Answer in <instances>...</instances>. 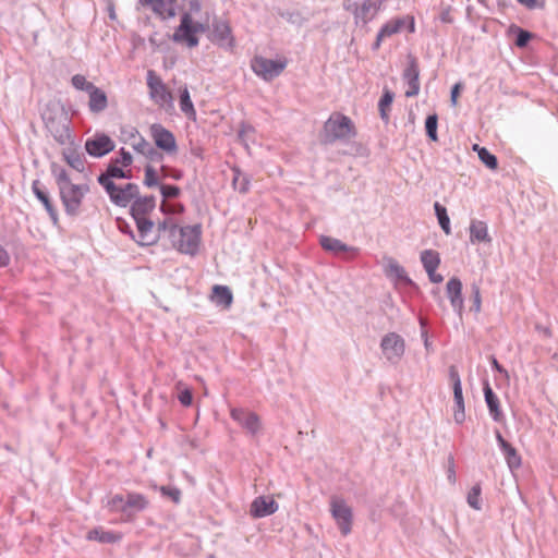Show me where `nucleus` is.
Segmentation results:
<instances>
[{
    "instance_id": "f257e3e1",
    "label": "nucleus",
    "mask_w": 558,
    "mask_h": 558,
    "mask_svg": "<svg viewBox=\"0 0 558 558\" xmlns=\"http://www.w3.org/2000/svg\"><path fill=\"white\" fill-rule=\"evenodd\" d=\"M161 227L168 233L169 240L174 248L184 254L194 255L201 244V226L179 227L173 219L167 218Z\"/></svg>"
},
{
    "instance_id": "f03ea898",
    "label": "nucleus",
    "mask_w": 558,
    "mask_h": 558,
    "mask_svg": "<svg viewBox=\"0 0 558 558\" xmlns=\"http://www.w3.org/2000/svg\"><path fill=\"white\" fill-rule=\"evenodd\" d=\"M53 174L65 209L71 214H75L81 207L86 193L89 191L87 181L73 183L66 170L60 167H53Z\"/></svg>"
},
{
    "instance_id": "7ed1b4c3",
    "label": "nucleus",
    "mask_w": 558,
    "mask_h": 558,
    "mask_svg": "<svg viewBox=\"0 0 558 558\" xmlns=\"http://www.w3.org/2000/svg\"><path fill=\"white\" fill-rule=\"evenodd\" d=\"M43 120L57 142L65 144L72 141L68 113L59 102H51L46 107Z\"/></svg>"
},
{
    "instance_id": "20e7f679",
    "label": "nucleus",
    "mask_w": 558,
    "mask_h": 558,
    "mask_svg": "<svg viewBox=\"0 0 558 558\" xmlns=\"http://www.w3.org/2000/svg\"><path fill=\"white\" fill-rule=\"evenodd\" d=\"M356 135L354 122L341 112H333L324 123L323 142L326 144L336 141H349Z\"/></svg>"
},
{
    "instance_id": "39448f33",
    "label": "nucleus",
    "mask_w": 558,
    "mask_h": 558,
    "mask_svg": "<svg viewBox=\"0 0 558 558\" xmlns=\"http://www.w3.org/2000/svg\"><path fill=\"white\" fill-rule=\"evenodd\" d=\"M146 84L153 104L160 110L172 112L174 109L172 92L154 70L147 72Z\"/></svg>"
},
{
    "instance_id": "423d86ee",
    "label": "nucleus",
    "mask_w": 558,
    "mask_h": 558,
    "mask_svg": "<svg viewBox=\"0 0 558 558\" xmlns=\"http://www.w3.org/2000/svg\"><path fill=\"white\" fill-rule=\"evenodd\" d=\"M207 25L194 22L190 14H184L174 31L173 41L193 48L198 45V34L206 32Z\"/></svg>"
},
{
    "instance_id": "0eeeda50",
    "label": "nucleus",
    "mask_w": 558,
    "mask_h": 558,
    "mask_svg": "<svg viewBox=\"0 0 558 558\" xmlns=\"http://www.w3.org/2000/svg\"><path fill=\"white\" fill-rule=\"evenodd\" d=\"M149 135L157 148L168 156H175L179 150L174 134L159 123L149 126Z\"/></svg>"
},
{
    "instance_id": "6e6552de",
    "label": "nucleus",
    "mask_w": 558,
    "mask_h": 558,
    "mask_svg": "<svg viewBox=\"0 0 558 558\" xmlns=\"http://www.w3.org/2000/svg\"><path fill=\"white\" fill-rule=\"evenodd\" d=\"M288 61L283 59L271 60L264 57H255L251 68L253 72L265 81H271L279 76L286 69Z\"/></svg>"
},
{
    "instance_id": "1a4fd4ad",
    "label": "nucleus",
    "mask_w": 558,
    "mask_h": 558,
    "mask_svg": "<svg viewBox=\"0 0 558 558\" xmlns=\"http://www.w3.org/2000/svg\"><path fill=\"white\" fill-rule=\"evenodd\" d=\"M405 25H408L410 33L415 32L414 17L411 15L391 19L390 21L385 23L377 34L376 40L373 44V49L378 50L381 46L383 40L400 33Z\"/></svg>"
},
{
    "instance_id": "9d476101",
    "label": "nucleus",
    "mask_w": 558,
    "mask_h": 558,
    "mask_svg": "<svg viewBox=\"0 0 558 558\" xmlns=\"http://www.w3.org/2000/svg\"><path fill=\"white\" fill-rule=\"evenodd\" d=\"M102 187L109 195L110 201L120 207L129 206L138 196V186L134 183H125L123 185L108 183Z\"/></svg>"
},
{
    "instance_id": "9b49d317",
    "label": "nucleus",
    "mask_w": 558,
    "mask_h": 558,
    "mask_svg": "<svg viewBox=\"0 0 558 558\" xmlns=\"http://www.w3.org/2000/svg\"><path fill=\"white\" fill-rule=\"evenodd\" d=\"M330 511L343 535L351 532L352 510L343 499L333 497L330 501Z\"/></svg>"
},
{
    "instance_id": "f8f14e48",
    "label": "nucleus",
    "mask_w": 558,
    "mask_h": 558,
    "mask_svg": "<svg viewBox=\"0 0 558 558\" xmlns=\"http://www.w3.org/2000/svg\"><path fill=\"white\" fill-rule=\"evenodd\" d=\"M114 147V141L105 133H96L85 142V150L95 158H100L111 153Z\"/></svg>"
},
{
    "instance_id": "ddd939ff",
    "label": "nucleus",
    "mask_w": 558,
    "mask_h": 558,
    "mask_svg": "<svg viewBox=\"0 0 558 558\" xmlns=\"http://www.w3.org/2000/svg\"><path fill=\"white\" fill-rule=\"evenodd\" d=\"M450 380L453 385V399H454V409H453V418L457 423L461 424L465 420V410H464V400L462 395V386L461 379L458 371L454 366H451L449 369Z\"/></svg>"
},
{
    "instance_id": "4468645a",
    "label": "nucleus",
    "mask_w": 558,
    "mask_h": 558,
    "mask_svg": "<svg viewBox=\"0 0 558 558\" xmlns=\"http://www.w3.org/2000/svg\"><path fill=\"white\" fill-rule=\"evenodd\" d=\"M137 227V243L141 245H153L159 239L160 231H163L161 227L162 222L156 228L154 222L146 219L135 220Z\"/></svg>"
},
{
    "instance_id": "2eb2a0df",
    "label": "nucleus",
    "mask_w": 558,
    "mask_h": 558,
    "mask_svg": "<svg viewBox=\"0 0 558 558\" xmlns=\"http://www.w3.org/2000/svg\"><path fill=\"white\" fill-rule=\"evenodd\" d=\"M380 347L389 361H398L404 353V341L395 332L386 335L381 340Z\"/></svg>"
},
{
    "instance_id": "dca6fc26",
    "label": "nucleus",
    "mask_w": 558,
    "mask_h": 558,
    "mask_svg": "<svg viewBox=\"0 0 558 558\" xmlns=\"http://www.w3.org/2000/svg\"><path fill=\"white\" fill-rule=\"evenodd\" d=\"M230 415L251 434H256L260 428L259 417L251 411L234 408L231 409Z\"/></svg>"
},
{
    "instance_id": "f3484780",
    "label": "nucleus",
    "mask_w": 558,
    "mask_h": 558,
    "mask_svg": "<svg viewBox=\"0 0 558 558\" xmlns=\"http://www.w3.org/2000/svg\"><path fill=\"white\" fill-rule=\"evenodd\" d=\"M446 294L450 300L451 306L461 318L464 310V302L462 298V282L460 279L453 277L448 280L446 284Z\"/></svg>"
},
{
    "instance_id": "a211bd4d",
    "label": "nucleus",
    "mask_w": 558,
    "mask_h": 558,
    "mask_svg": "<svg viewBox=\"0 0 558 558\" xmlns=\"http://www.w3.org/2000/svg\"><path fill=\"white\" fill-rule=\"evenodd\" d=\"M278 510V504L270 496L256 497L250 508V514L253 518H263L275 513Z\"/></svg>"
},
{
    "instance_id": "6ab92c4d",
    "label": "nucleus",
    "mask_w": 558,
    "mask_h": 558,
    "mask_svg": "<svg viewBox=\"0 0 558 558\" xmlns=\"http://www.w3.org/2000/svg\"><path fill=\"white\" fill-rule=\"evenodd\" d=\"M403 77L408 83V89L405 90L407 97H414L420 92V69L416 60L411 58L407 69L404 70Z\"/></svg>"
},
{
    "instance_id": "aec40b11",
    "label": "nucleus",
    "mask_w": 558,
    "mask_h": 558,
    "mask_svg": "<svg viewBox=\"0 0 558 558\" xmlns=\"http://www.w3.org/2000/svg\"><path fill=\"white\" fill-rule=\"evenodd\" d=\"M132 177V170L116 161H111L106 170L98 177V182L101 186H106L108 183H114V179H130Z\"/></svg>"
},
{
    "instance_id": "412c9836",
    "label": "nucleus",
    "mask_w": 558,
    "mask_h": 558,
    "mask_svg": "<svg viewBox=\"0 0 558 558\" xmlns=\"http://www.w3.org/2000/svg\"><path fill=\"white\" fill-rule=\"evenodd\" d=\"M64 161L80 174H82L85 181L89 180L88 169L86 167V159L82 153L75 149L69 148L63 151Z\"/></svg>"
},
{
    "instance_id": "4be33fe9",
    "label": "nucleus",
    "mask_w": 558,
    "mask_h": 558,
    "mask_svg": "<svg viewBox=\"0 0 558 558\" xmlns=\"http://www.w3.org/2000/svg\"><path fill=\"white\" fill-rule=\"evenodd\" d=\"M131 213L135 220L146 219V216L155 208V198L153 196L138 197L130 204Z\"/></svg>"
},
{
    "instance_id": "5701e85b",
    "label": "nucleus",
    "mask_w": 558,
    "mask_h": 558,
    "mask_svg": "<svg viewBox=\"0 0 558 558\" xmlns=\"http://www.w3.org/2000/svg\"><path fill=\"white\" fill-rule=\"evenodd\" d=\"M141 2L162 19H169L175 14V0H141Z\"/></svg>"
},
{
    "instance_id": "b1692460",
    "label": "nucleus",
    "mask_w": 558,
    "mask_h": 558,
    "mask_svg": "<svg viewBox=\"0 0 558 558\" xmlns=\"http://www.w3.org/2000/svg\"><path fill=\"white\" fill-rule=\"evenodd\" d=\"M179 107L189 120L196 121L197 113L191 99L189 88L185 85L179 88Z\"/></svg>"
},
{
    "instance_id": "393cba45",
    "label": "nucleus",
    "mask_w": 558,
    "mask_h": 558,
    "mask_svg": "<svg viewBox=\"0 0 558 558\" xmlns=\"http://www.w3.org/2000/svg\"><path fill=\"white\" fill-rule=\"evenodd\" d=\"M210 300L216 305L222 306L223 308H228L232 304L233 295L228 287L216 284L213 287Z\"/></svg>"
},
{
    "instance_id": "a878e982",
    "label": "nucleus",
    "mask_w": 558,
    "mask_h": 558,
    "mask_svg": "<svg viewBox=\"0 0 558 558\" xmlns=\"http://www.w3.org/2000/svg\"><path fill=\"white\" fill-rule=\"evenodd\" d=\"M484 396H485V401H486L487 407L489 409L490 415L493 416V418L496 422H501L502 418H504V415H502V412L500 410L499 399L494 393V391L490 388L489 384H486L484 386Z\"/></svg>"
},
{
    "instance_id": "bb28decb",
    "label": "nucleus",
    "mask_w": 558,
    "mask_h": 558,
    "mask_svg": "<svg viewBox=\"0 0 558 558\" xmlns=\"http://www.w3.org/2000/svg\"><path fill=\"white\" fill-rule=\"evenodd\" d=\"M88 107L92 112L104 111L108 106L107 96L104 90L94 86L89 92Z\"/></svg>"
},
{
    "instance_id": "cd10ccee",
    "label": "nucleus",
    "mask_w": 558,
    "mask_h": 558,
    "mask_svg": "<svg viewBox=\"0 0 558 558\" xmlns=\"http://www.w3.org/2000/svg\"><path fill=\"white\" fill-rule=\"evenodd\" d=\"M379 11V7L374 4L372 0L365 1L360 8H356L354 15L356 23L361 21L363 24H367L372 21Z\"/></svg>"
},
{
    "instance_id": "c85d7f7f",
    "label": "nucleus",
    "mask_w": 558,
    "mask_h": 558,
    "mask_svg": "<svg viewBox=\"0 0 558 558\" xmlns=\"http://www.w3.org/2000/svg\"><path fill=\"white\" fill-rule=\"evenodd\" d=\"M149 505L147 497L138 493H128L125 496L126 511H142Z\"/></svg>"
},
{
    "instance_id": "c756f323",
    "label": "nucleus",
    "mask_w": 558,
    "mask_h": 558,
    "mask_svg": "<svg viewBox=\"0 0 558 558\" xmlns=\"http://www.w3.org/2000/svg\"><path fill=\"white\" fill-rule=\"evenodd\" d=\"M121 537L122 536L120 534H117V533H113L110 531H105L101 527L90 530L87 533V539L97 541L100 543H116V542L120 541Z\"/></svg>"
},
{
    "instance_id": "7c9ffc66",
    "label": "nucleus",
    "mask_w": 558,
    "mask_h": 558,
    "mask_svg": "<svg viewBox=\"0 0 558 558\" xmlns=\"http://www.w3.org/2000/svg\"><path fill=\"white\" fill-rule=\"evenodd\" d=\"M471 242H490L487 226L483 221H472L470 226Z\"/></svg>"
},
{
    "instance_id": "2f4dec72",
    "label": "nucleus",
    "mask_w": 558,
    "mask_h": 558,
    "mask_svg": "<svg viewBox=\"0 0 558 558\" xmlns=\"http://www.w3.org/2000/svg\"><path fill=\"white\" fill-rule=\"evenodd\" d=\"M126 141H130L131 146L141 154H147L153 150L149 143L134 128L131 129Z\"/></svg>"
},
{
    "instance_id": "473e14b6",
    "label": "nucleus",
    "mask_w": 558,
    "mask_h": 558,
    "mask_svg": "<svg viewBox=\"0 0 558 558\" xmlns=\"http://www.w3.org/2000/svg\"><path fill=\"white\" fill-rule=\"evenodd\" d=\"M213 40L219 44L231 41V28L226 22H217L213 29Z\"/></svg>"
},
{
    "instance_id": "72a5a7b5",
    "label": "nucleus",
    "mask_w": 558,
    "mask_h": 558,
    "mask_svg": "<svg viewBox=\"0 0 558 558\" xmlns=\"http://www.w3.org/2000/svg\"><path fill=\"white\" fill-rule=\"evenodd\" d=\"M320 244L326 251L332 252L335 254H341L352 251V248H349L340 240L330 236H322Z\"/></svg>"
},
{
    "instance_id": "f704fd0d",
    "label": "nucleus",
    "mask_w": 558,
    "mask_h": 558,
    "mask_svg": "<svg viewBox=\"0 0 558 558\" xmlns=\"http://www.w3.org/2000/svg\"><path fill=\"white\" fill-rule=\"evenodd\" d=\"M421 262L425 270L437 269L440 264L439 253L434 250H425L421 253Z\"/></svg>"
},
{
    "instance_id": "c9c22d12",
    "label": "nucleus",
    "mask_w": 558,
    "mask_h": 558,
    "mask_svg": "<svg viewBox=\"0 0 558 558\" xmlns=\"http://www.w3.org/2000/svg\"><path fill=\"white\" fill-rule=\"evenodd\" d=\"M473 150H475L478 155L480 160L490 170H496L498 168V161L495 155L490 154L485 147H480L477 144L473 146Z\"/></svg>"
},
{
    "instance_id": "e433bc0d",
    "label": "nucleus",
    "mask_w": 558,
    "mask_h": 558,
    "mask_svg": "<svg viewBox=\"0 0 558 558\" xmlns=\"http://www.w3.org/2000/svg\"><path fill=\"white\" fill-rule=\"evenodd\" d=\"M392 101H393V94L390 90L386 89L379 100V104H378L380 117L385 121L389 120V111H390Z\"/></svg>"
},
{
    "instance_id": "4c0bfd02",
    "label": "nucleus",
    "mask_w": 558,
    "mask_h": 558,
    "mask_svg": "<svg viewBox=\"0 0 558 558\" xmlns=\"http://www.w3.org/2000/svg\"><path fill=\"white\" fill-rule=\"evenodd\" d=\"M434 208H435V211H436V215H437V218H438L441 229L444 230V232L447 235H449L451 233V228H450V220L447 215L446 208L437 202L435 203Z\"/></svg>"
},
{
    "instance_id": "58836bf2",
    "label": "nucleus",
    "mask_w": 558,
    "mask_h": 558,
    "mask_svg": "<svg viewBox=\"0 0 558 558\" xmlns=\"http://www.w3.org/2000/svg\"><path fill=\"white\" fill-rule=\"evenodd\" d=\"M501 450L504 451L507 463L510 468H519L520 466L521 458L518 454L514 447H512L510 444H507V445H505L504 448H501Z\"/></svg>"
},
{
    "instance_id": "ea45409f",
    "label": "nucleus",
    "mask_w": 558,
    "mask_h": 558,
    "mask_svg": "<svg viewBox=\"0 0 558 558\" xmlns=\"http://www.w3.org/2000/svg\"><path fill=\"white\" fill-rule=\"evenodd\" d=\"M481 490H482L481 485L476 484L468 493V498H466L468 504L470 507H472L475 510L481 509V502H480Z\"/></svg>"
},
{
    "instance_id": "a19ab883",
    "label": "nucleus",
    "mask_w": 558,
    "mask_h": 558,
    "mask_svg": "<svg viewBox=\"0 0 558 558\" xmlns=\"http://www.w3.org/2000/svg\"><path fill=\"white\" fill-rule=\"evenodd\" d=\"M74 88L78 90L89 92L95 85L86 80L82 74H76L71 80Z\"/></svg>"
},
{
    "instance_id": "79ce46f5",
    "label": "nucleus",
    "mask_w": 558,
    "mask_h": 558,
    "mask_svg": "<svg viewBox=\"0 0 558 558\" xmlns=\"http://www.w3.org/2000/svg\"><path fill=\"white\" fill-rule=\"evenodd\" d=\"M437 121H438V119H437L436 114L428 116L425 121L426 133H427L428 137L434 142L438 140V137H437Z\"/></svg>"
},
{
    "instance_id": "37998d69",
    "label": "nucleus",
    "mask_w": 558,
    "mask_h": 558,
    "mask_svg": "<svg viewBox=\"0 0 558 558\" xmlns=\"http://www.w3.org/2000/svg\"><path fill=\"white\" fill-rule=\"evenodd\" d=\"M234 178H233V186L239 190L241 193H246L248 191L250 181L241 174L238 169H234Z\"/></svg>"
},
{
    "instance_id": "c03bdc74",
    "label": "nucleus",
    "mask_w": 558,
    "mask_h": 558,
    "mask_svg": "<svg viewBox=\"0 0 558 558\" xmlns=\"http://www.w3.org/2000/svg\"><path fill=\"white\" fill-rule=\"evenodd\" d=\"M160 208H161V211L163 214H167V215H169V214H172V215L181 214L184 210V206L182 204H180V203H171V202H168V201H163L161 203Z\"/></svg>"
},
{
    "instance_id": "a18cd8bd",
    "label": "nucleus",
    "mask_w": 558,
    "mask_h": 558,
    "mask_svg": "<svg viewBox=\"0 0 558 558\" xmlns=\"http://www.w3.org/2000/svg\"><path fill=\"white\" fill-rule=\"evenodd\" d=\"M37 199H39L44 204V206L47 209L48 214L50 215L52 221L57 222V213L53 209L49 197L44 192L37 190Z\"/></svg>"
},
{
    "instance_id": "49530a36",
    "label": "nucleus",
    "mask_w": 558,
    "mask_h": 558,
    "mask_svg": "<svg viewBox=\"0 0 558 558\" xmlns=\"http://www.w3.org/2000/svg\"><path fill=\"white\" fill-rule=\"evenodd\" d=\"M177 388L180 390L179 395H178V399L179 401L184 405V407H189L192 404V401H193V396H192V391L189 389V388H182V384L181 383H178L177 384Z\"/></svg>"
},
{
    "instance_id": "de8ad7c7",
    "label": "nucleus",
    "mask_w": 558,
    "mask_h": 558,
    "mask_svg": "<svg viewBox=\"0 0 558 558\" xmlns=\"http://www.w3.org/2000/svg\"><path fill=\"white\" fill-rule=\"evenodd\" d=\"M144 183L149 187L158 184V177L156 170L149 165L145 167Z\"/></svg>"
},
{
    "instance_id": "09e8293b",
    "label": "nucleus",
    "mask_w": 558,
    "mask_h": 558,
    "mask_svg": "<svg viewBox=\"0 0 558 558\" xmlns=\"http://www.w3.org/2000/svg\"><path fill=\"white\" fill-rule=\"evenodd\" d=\"M180 189L174 185H160V193L163 196V201L174 198L180 195Z\"/></svg>"
},
{
    "instance_id": "8fccbe9b",
    "label": "nucleus",
    "mask_w": 558,
    "mask_h": 558,
    "mask_svg": "<svg viewBox=\"0 0 558 558\" xmlns=\"http://www.w3.org/2000/svg\"><path fill=\"white\" fill-rule=\"evenodd\" d=\"M109 505L116 511L126 512L125 497L123 495L113 496L110 499Z\"/></svg>"
},
{
    "instance_id": "3c124183",
    "label": "nucleus",
    "mask_w": 558,
    "mask_h": 558,
    "mask_svg": "<svg viewBox=\"0 0 558 558\" xmlns=\"http://www.w3.org/2000/svg\"><path fill=\"white\" fill-rule=\"evenodd\" d=\"M113 161L121 165L122 167L130 169V166L133 162V157L129 151L122 148L119 153V157H117Z\"/></svg>"
},
{
    "instance_id": "603ef678",
    "label": "nucleus",
    "mask_w": 558,
    "mask_h": 558,
    "mask_svg": "<svg viewBox=\"0 0 558 558\" xmlns=\"http://www.w3.org/2000/svg\"><path fill=\"white\" fill-rule=\"evenodd\" d=\"M162 495L170 497L174 502H179L181 498V492L178 488H171L162 486L160 488Z\"/></svg>"
},
{
    "instance_id": "864d4df0",
    "label": "nucleus",
    "mask_w": 558,
    "mask_h": 558,
    "mask_svg": "<svg viewBox=\"0 0 558 558\" xmlns=\"http://www.w3.org/2000/svg\"><path fill=\"white\" fill-rule=\"evenodd\" d=\"M472 310L478 314L482 310V296L478 287H473V306Z\"/></svg>"
},
{
    "instance_id": "5fc2aeb1",
    "label": "nucleus",
    "mask_w": 558,
    "mask_h": 558,
    "mask_svg": "<svg viewBox=\"0 0 558 558\" xmlns=\"http://www.w3.org/2000/svg\"><path fill=\"white\" fill-rule=\"evenodd\" d=\"M520 4L526 7L527 9H544L546 1L545 0H517Z\"/></svg>"
},
{
    "instance_id": "6e6d98bb",
    "label": "nucleus",
    "mask_w": 558,
    "mask_h": 558,
    "mask_svg": "<svg viewBox=\"0 0 558 558\" xmlns=\"http://www.w3.org/2000/svg\"><path fill=\"white\" fill-rule=\"evenodd\" d=\"M531 39V34L526 31H520L515 40L518 47H524Z\"/></svg>"
},
{
    "instance_id": "4d7b16f0",
    "label": "nucleus",
    "mask_w": 558,
    "mask_h": 558,
    "mask_svg": "<svg viewBox=\"0 0 558 558\" xmlns=\"http://www.w3.org/2000/svg\"><path fill=\"white\" fill-rule=\"evenodd\" d=\"M461 89H462V84L461 83L454 84V86L451 89L450 100H451L452 106H454V107L458 105V97L460 95V90Z\"/></svg>"
},
{
    "instance_id": "13d9d810",
    "label": "nucleus",
    "mask_w": 558,
    "mask_h": 558,
    "mask_svg": "<svg viewBox=\"0 0 558 558\" xmlns=\"http://www.w3.org/2000/svg\"><path fill=\"white\" fill-rule=\"evenodd\" d=\"M10 263V256L8 252L0 246V267H7Z\"/></svg>"
},
{
    "instance_id": "bf43d9fd",
    "label": "nucleus",
    "mask_w": 558,
    "mask_h": 558,
    "mask_svg": "<svg viewBox=\"0 0 558 558\" xmlns=\"http://www.w3.org/2000/svg\"><path fill=\"white\" fill-rule=\"evenodd\" d=\"M428 278L434 283H439L444 280L442 276L436 272V269L426 270Z\"/></svg>"
},
{
    "instance_id": "052dcab7",
    "label": "nucleus",
    "mask_w": 558,
    "mask_h": 558,
    "mask_svg": "<svg viewBox=\"0 0 558 558\" xmlns=\"http://www.w3.org/2000/svg\"><path fill=\"white\" fill-rule=\"evenodd\" d=\"M161 171H162V173H163V175H165V177H171V178H173V179H175V180H179V179H181V177H182L181 171H173V172H170V171H169V169H168V168H166V167H162V168H161Z\"/></svg>"
},
{
    "instance_id": "680f3d73",
    "label": "nucleus",
    "mask_w": 558,
    "mask_h": 558,
    "mask_svg": "<svg viewBox=\"0 0 558 558\" xmlns=\"http://www.w3.org/2000/svg\"><path fill=\"white\" fill-rule=\"evenodd\" d=\"M448 478L453 483L456 481V472H454V462L453 459H449V466H448Z\"/></svg>"
},
{
    "instance_id": "e2e57ef3",
    "label": "nucleus",
    "mask_w": 558,
    "mask_h": 558,
    "mask_svg": "<svg viewBox=\"0 0 558 558\" xmlns=\"http://www.w3.org/2000/svg\"><path fill=\"white\" fill-rule=\"evenodd\" d=\"M492 364H493V367L497 372H499V373L504 374L506 377H508V372L498 363V361L496 359H493Z\"/></svg>"
},
{
    "instance_id": "0e129e2a",
    "label": "nucleus",
    "mask_w": 558,
    "mask_h": 558,
    "mask_svg": "<svg viewBox=\"0 0 558 558\" xmlns=\"http://www.w3.org/2000/svg\"><path fill=\"white\" fill-rule=\"evenodd\" d=\"M496 438H497V441L500 446V448H504L505 445L509 444L502 436L499 432L496 433Z\"/></svg>"
},
{
    "instance_id": "69168bd1",
    "label": "nucleus",
    "mask_w": 558,
    "mask_h": 558,
    "mask_svg": "<svg viewBox=\"0 0 558 558\" xmlns=\"http://www.w3.org/2000/svg\"><path fill=\"white\" fill-rule=\"evenodd\" d=\"M441 20H442L444 22H447V23H450V22H451V19H450V16H449L448 14H444V15H442V17H441Z\"/></svg>"
},
{
    "instance_id": "338daca9",
    "label": "nucleus",
    "mask_w": 558,
    "mask_h": 558,
    "mask_svg": "<svg viewBox=\"0 0 558 558\" xmlns=\"http://www.w3.org/2000/svg\"><path fill=\"white\" fill-rule=\"evenodd\" d=\"M544 333H545L546 336H548V337H550V336H551V331H550V329H548V328H546V329L544 330Z\"/></svg>"
},
{
    "instance_id": "774afa93",
    "label": "nucleus",
    "mask_w": 558,
    "mask_h": 558,
    "mask_svg": "<svg viewBox=\"0 0 558 558\" xmlns=\"http://www.w3.org/2000/svg\"><path fill=\"white\" fill-rule=\"evenodd\" d=\"M31 189H32V191L35 193V180H34V181H32V183H31Z\"/></svg>"
}]
</instances>
